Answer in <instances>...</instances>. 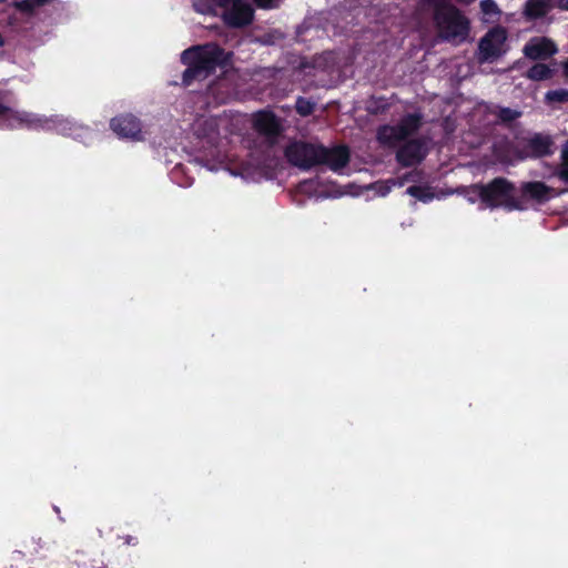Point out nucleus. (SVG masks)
Returning a JSON list of instances; mask_svg holds the SVG:
<instances>
[{"instance_id": "f257e3e1", "label": "nucleus", "mask_w": 568, "mask_h": 568, "mask_svg": "<svg viewBox=\"0 0 568 568\" xmlns=\"http://www.w3.org/2000/svg\"><path fill=\"white\" fill-rule=\"evenodd\" d=\"M285 158L294 168L304 171L317 165H327L331 171L337 172L346 168L349 161V151L345 145L327 148L311 142L295 141L285 148Z\"/></svg>"}, {"instance_id": "f03ea898", "label": "nucleus", "mask_w": 568, "mask_h": 568, "mask_svg": "<svg viewBox=\"0 0 568 568\" xmlns=\"http://www.w3.org/2000/svg\"><path fill=\"white\" fill-rule=\"evenodd\" d=\"M230 54L216 43L193 45L181 54L182 64L186 65L182 73V85L189 87L195 80H205L215 73L216 68L226 67Z\"/></svg>"}, {"instance_id": "7ed1b4c3", "label": "nucleus", "mask_w": 568, "mask_h": 568, "mask_svg": "<svg viewBox=\"0 0 568 568\" xmlns=\"http://www.w3.org/2000/svg\"><path fill=\"white\" fill-rule=\"evenodd\" d=\"M508 152L518 162L550 158L556 152L555 140L546 132H526L514 136Z\"/></svg>"}, {"instance_id": "20e7f679", "label": "nucleus", "mask_w": 568, "mask_h": 568, "mask_svg": "<svg viewBox=\"0 0 568 568\" xmlns=\"http://www.w3.org/2000/svg\"><path fill=\"white\" fill-rule=\"evenodd\" d=\"M479 201L489 209L504 207L508 211H521V205L515 200L516 187L506 178L497 176L488 184L473 185Z\"/></svg>"}, {"instance_id": "39448f33", "label": "nucleus", "mask_w": 568, "mask_h": 568, "mask_svg": "<svg viewBox=\"0 0 568 568\" xmlns=\"http://www.w3.org/2000/svg\"><path fill=\"white\" fill-rule=\"evenodd\" d=\"M434 21L446 41L463 42L469 36V20L453 4H440L434 10Z\"/></svg>"}, {"instance_id": "423d86ee", "label": "nucleus", "mask_w": 568, "mask_h": 568, "mask_svg": "<svg viewBox=\"0 0 568 568\" xmlns=\"http://www.w3.org/2000/svg\"><path fill=\"white\" fill-rule=\"evenodd\" d=\"M422 113H406L395 125H384L377 131V139L387 144L405 141L423 126Z\"/></svg>"}, {"instance_id": "0eeeda50", "label": "nucleus", "mask_w": 568, "mask_h": 568, "mask_svg": "<svg viewBox=\"0 0 568 568\" xmlns=\"http://www.w3.org/2000/svg\"><path fill=\"white\" fill-rule=\"evenodd\" d=\"M554 196V189L542 181H526L515 191V201L523 205V211L529 204L542 205Z\"/></svg>"}, {"instance_id": "6e6552de", "label": "nucleus", "mask_w": 568, "mask_h": 568, "mask_svg": "<svg viewBox=\"0 0 568 568\" xmlns=\"http://www.w3.org/2000/svg\"><path fill=\"white\" fill-rule=\"evenodd\" d=\"M24 113L30 114L36 121L33 124L24 123V122H14V126H1L2 129L8 130H14L20 128H26L29 130H54L58 133L69 136L72 135L73 131L75 130V126L73 123H71L69 120L64 118H42L39 116L37 113H30L24 111Z\"/></svg>"}, {"instance_id": "1a4fd4ad", "label": "nucleus", "mask_w": 568, "mask_h": 568, "mask_svg": "<svg viewBox=\"0 0 568 568\" xmlns=\"http://www.w3.org/2000/svg\"><path fill=\"white\" fill-rule=\"evenodd\" d=\"M252 128L258 135L266 138L272 145L280 139L282 125L280 119L272 111H258L253 114Z\"/></svg>"}, {"instance_id": "9d476101", "label": "nucleus", "mask_w": 568, "mask_h": 568, "mask_svg": "<svg viewBox=\"0 0 568 568\" xmlns=\"http://www.w3.org/2000/svg\"><path fill=\"white\" fill-rule=\"evenodd\" d=\"M221 18L229 28H246L253 22L254 9L247 0H237L233 6L222 11Z\"/></svg>"}, {"instance_id": "9b49d317", "label": "nucleus", "mask_w": 568, "mask_h": 568, "mask_svg": "<svg viewBox=\"0 0 568 568\" xmlns=\"http://www.w3.org/2000/svg\"><path fill=\"white\" fill-rule=\"evenodd\" d=\"M428 155V146L423 138L412 139L399 146L395 160L402 168H412Z\"/></svg>"}, {"instance_id": "f8f14e48", "label": "nucleus", "mask_w": 568, "mask_h": 568, "mask_svg": "<svg viewBox=\"0 0 568 568\" xmlns=\"http://www.w3.org/2000/svg\"><path fill=\"white\" fill-rule=\"evenodd\" d=\"M110 129L121 139L132 141L143 140V130L141 129L140 119L132 113H122L110 120Z\"/></svg>"}, {"instance_id": "ddd939ff", "label": "nucleus", "mask_w": 568, "mask_h": 568, "mask_svg": "<svg viewBox=\"0 0 568 568\" xmlns=\"http://www.w3.org/2000/svg\"><path fill=\"white\" fill-rule=\"evenodd\" d=\"M506 41V31L494 28L478 42L479 61H491L501 55V47Z\"/></svg>"}, {"instance_id": "4468645a", "label": "nucleus", "mask_w": 568, "mask_h": 568, "mask_svg": "<svg viewBox=\"0 0 568 568\" xmlns=\"http://www.w3.org/2000/svg\"><path fill=\"white\" fill-rule=\"evenodd\" d=\"M557 52L556 44L548 38H535L524 47V54L531 61H546Z\"/></svg>"}, {"instance_id": "2eb2a0df", "label": "nucleus", "mask_w": 568, "mask_h": 568, "mask_svg": "<svg viewBox=\"0 0 568 568\" xmlns=\"http://www.w3.org/2000/svg\"><path fill=\"white\" fill-rule=\"evenodd\" d=\"M16 121L33 124L37 120L24 111L16 110L0 101V128H13Z\"/></svg>"}, {"instance_id": "dca6fc26", "label": "nucleus", "mask_w": 568, "mask_h": 568, "mask_svg": "<svg viewBox=\"0 0 568 568\" xmlns=\"http://www.w3.org/2000/svg\"><path fill=\"white\" fill-rule=\"evenodd\" d=\"M196 135L200 140L209 144L211 149H216L219 142V126L215 119L210 118L200 122L196 129Z\"/></svg>"}, {"instance_id": "f3484780", "label": "nucleus", "mask_w": 568, "mask_h": 568, "mask_svg": "<svg viewBox=\"0 0 568 568\" xmlns=\"http://www.w3.org/2000/svg\"><path fill=\"white\" fill-rule=\"evenodd\" d=\"M487 111H488V114L494 115L496 118V123H499V124H503L506 126L516 122L521 116V112L519 110L500 106L497 104L490 105L487 109Z\"/></svg>"}, {"instance_id": "a211bd4d", "label": "nucleus", "mask_w": 568, "mask_h": 568, "mask_svg": "<svg viewBox=\"0 0 568 568\" xmlns=\"http://www.w3.org/2000/svg\"><path fill=\"white\" fill-rule=\"evenodd\" d=\"M235 1L236 0H195V2H193V8H195V11L200 13L216 16L217 9L223 11L226 8L232 7Z\"/></svg>"}, {"instance_id": "6ab92c4d", "label": "nucleus", "mask_w": 568, "mask_h": 568, "mask_svg": "<svg viewBox=\"0 0 568 568\" xmlns=\"http://www.w3.org/2000/svg\"><path fill=\"white\" fill-rule=\"evenodd\" d=\"M549 11L548 0H529L525 4V17L529 20L541 19Z\"/></svg>"}, {"instance_id": "aec40b11", "label": "nucleus", "mask_w": 568, "mask_h": 568, "mask_svg": "<svg viewBox=\"0 0 568 568\" xmlns=\"http://www.w3.org/2000/svg\"><path fill=\"white\" fill-rule=\"evenodd\" d=\"M525 75L532 81H544L554 75V70L542 63H536L526 71Z\"/></svg>"}, {"instance_id": "412c9836", "label": "nucleus", "mask_w": 568, "mask_h": 568, "mask_svg": "<svg viewBox=\"0 0 568 568\" xmlns=\"http://www.w3.org/2000/svg\"><path fill=\"white\" fill-rule=\"evenodd\" d=\"M406 193L424 203L434 200V192L428 185H410L407 187Z\"/></svg>"}, {"instance_id": "4be33fe9", "label": "nucleus", "mask_w": 568, "mask_h": 568, "mask_svg": "<svg viewBox=\"0 0 568 568\" xmlns=\"http://www.w3.org/2000/svg\"><path fill=\"white\" fill-rule=\"evenodd\" d=\"M314 111V103L307 98L298 97L295 100V112L302 116H308Z\"/></svg>"}, {"instance_id": "5701e85b", "label": "nucleus", "mask_w": 568, "mask_h": 568, "mask_svg": "<svg viewBox=\"0 0 568 568\" xmlns=\"http://www.w3.org/2000/svg\"><path fill=\"white\" fill-rule=\"evenodd\" d=\"M549 103H568V89H555L546 93Z\"/></svg>"}, {"instance_id": "b1692460", "label": "nucleus", "mask_w": 568, "mask_h": 568, "mask_svg": "<svg viewBox=\"0 0 568 568\" xmlns=\"http://www.w3.org/2000/svg\"><path fill=\"white\" fill-rule=\"evenodd\" d=\"M559 178L561 181L568 183V141L566 142L564 150H561Z\"/></svg>"}, {"instance_id": "393cba45", "label": "nucleus", "mask_w": 568, "mask_h": 568, "mask_svg": "<svg viewBox=\"0 0 568 568\" xmlns=\"http://www.w3.org/2000/svg\"><path fill=\"white\" fill-rule=\"evenodd\" d=\"M479 9H481V12L488 17H494L500 13L495 0H481V2H479Z\"/></svg>"}, {"instance_id": "a878e982", "label": "nucleus", "mask_w": 568, "mask_h": 568, "mask_svg": "<svg viewBox=\"0 0 568 568\" xmlns=\"http://www.w3.org/2000/svg\"><path fill=\"white\" fill-rule=\"evenodd\" d=\"M16 8L26 13H32L38 7L31 0H21L16 3Z\"/></svg>"}, {"instance_id": "bb28decb", "label": "nucleus", "mask_w": 568, "mask_h": 568, "mask_svg": "<svg viewBox=\"0 0 568 568\" xmlns=\"http://www.w3.org/2000/svg\"><path fill=\"white\" fill-rule=\"evenodd\" d=\"M261 9L275 8V0H252Z\"/></svg>"}, {"instance_id": "cd10ccee", "label": "nucleus", "mask_w": 568, "mask_h": 568, "mask_svg": "<svg viewBox=\"0 0 568 568\" xmlns=\"http://www.w3.org/2000/svg\"><path fill=\"white\" fill-rule=\"evenodd\" d=\"M448 1L449 0H429V2L434 3V8H436L437 6H440V4H449ZM473 1L474 0H458V2L464 3V4H469Z\"/></svg>"}, {"instance_id": "c85d7f7f", "label": "nucleus", "mask_w": 568, "mask_h": 568, "mask_svg": "<svg viewBox=\"0 0 568 568\" xmlns=\"http://www.w3.org/2000/svg\"><path fill=\"white\" fill-rule=\"evenodd\" d=\"M122 539H124L125 545L136 546L139 544L138 538L131 535H126Z\"/></svg>"}, {"instance_id": "c756f323", "label": "nucleus", "mask_w": 568, "mask_h": 568, "mask_svg": "<svg viewBox=\"0 0 568 568\" xmlns=\"http://www.w3.org/2000/svg\"><path fill=\"white\" fill-rule=\"evenodd\" d=\"M556 8L568 11V0H556Z\"/></svg>"}, {"instance_id": "7c9ffc66", "label": "nucleus", "mask_w": 568, "mask_h": 568, "mask_svg": "<svg viewBox=\"0 0 568 568\" xmlns=\"http://www.w3.org/2000/svg\"><path fill=\"white\" fill-rule=\"evenodd\" d=\"M38 8H42L44 4H48L50 0H31Z\"/></svg>"}, {"instance_id": "2f4dec72", "label": "nucleus", "mask_w": 568, "mask_h": 568, "mask_svg": "<svg viewBox=\"0 0 568 568\" xmlns=\"http://www.w3.org/2000/svg\"><path fill=\"white\" fill-rule=\"evenodd\" d=\"M561 67H564V75H565L566 78H568V60H566V61L564 62V65H561Z\"/></svg>"}, {"instance_id": "473e14b6", "label": "nucleus", "mask_w": 568, "mask_h": 568, "mask_svg": "<svg viewBox=\"0 0 568 568\" xmlns=\"http://www.w3.org/2000/svg\"><path fill=\"white\" fill-rule=\"evenodd\" d=\"M3 45V39H2V36H0V47Z\"/></svg>"}, {"instance_id": "72a5a7b5", "label": "nucleus", "mask_w": 568, "mask_h": 568, "mask_svg": "<svg viewBox=\"0 0 568 568\" xmlns=\"http://www.w3.org/2000/svg\"><path fill=\"white\" fill-rule=\"evenodd\" d=\"M388 190H389V189L387 187V190H386L385 192H382V195H385V193H387V192H388Z\"/></svg>"}, {"instance_id": "f704fd0d", "label": "nucleus", "mask_w": 568, "mask_h": 568, "mask_svg": "<svg viewBox=\"0 0 568 568\" xmlns=\"http://www.w3.org/2000/svg\"><path fill=\"white\" fill-rule=\"evenodd\" d=\"M7 2V0H0V3Z\"/></svg>"}]
</instances>
